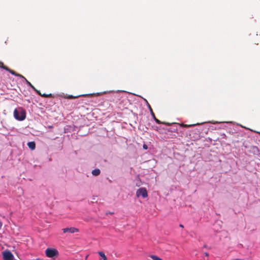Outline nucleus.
I'll list each match as a JSON object with an SVG mask.
<instances>
[{
	"label": "nucleus",
	"mask_w": 260,
	"mask_h": 260,
	"mask_svg": "<svg viewBox=\"0 0 260 260\" xmlns=\"http://www.w3.org/2000/svg\"><path fill=\"white\" fill-rule=\"evenodd\" d=\"M6 71L9 72L11 74H12V75H14L16 76H19V77H23L22 75H20V74H17L15 72V71H13V70H11V69H10L9 68H8V70H6Z\"/></svg>",
	"instance_id": "10"
},
{
	"label": "nucleus",
	"mask_w": 260,
	"mask_h": 260,
	"mask_svg": "<svg viewBox=\"0 0 260 260\" xmlns=\"http://www.w3.org/2000/svg\"><path fill=\"white\" fill-rule=\"evenodd\" d=\"M27 146L31 150H34L36 148V144L34 141L28 142Z\"/></svg>",
	"instance_id": "8"
},
{
	"label": "nucleus",
	"mask_w": 260,
	"mask_h": 260,
	"mask_svg": "<svg viewBox=\"0 0 260 260\" xmlns=\"http://www.w3.org/2000/svg\"><path fill=\"white\" fill-rule=\"evenodd\" d=\"M197 124H199L197 123V124H185L181 123L180 124V126L183 127H189L193 126Z\"/></svg>",
	"instance_id": "12"
},
{
	"label": "nucleus",
	"mask_w": 260,
	"mask_h": 260,
	"mask_svg": "<svg viewBox=\"0 0 260 260\" xmlns=\"http://www.w3.org/2000/svg\"><path fill=\"white\" fill-rule=\"evenodd\" d=\"M150 257L153 259V260H162L160 257L155 255H150Z\"/></svg>",
	"instance_id": "14"
},
{
	"label": "nucleus",
	"mask_w": 260,
	"mask_h": 260,
	"mask_svg": "<svg viewBox=\"0 0 260 260\" xmlns=\"http://www.w3.org/2000/svg\"><path fill=\"white\" fill-rule=\"evenodd\" d=\"M0 68L4 69V70H8V68L4 66V63L0 61Z\"/></svg>",
	"instance_id": "15"
},
{
	"label": "nucleus",
	"mask_w": 260,
	"mask_h": 260,
	"mask_svg": "<svg viewBox=\"0 0 260 260\" xmlns=\"http://www.w3.org/2000/svg\"><path fill=\"white\" fill-rule=\"evenodd\" d=\"M82 96H85V95L82 94V95H76V96H73L72 95H69L68 96H67L66 98H67L68 99H73L78 98L79 97Z\"/></svg>",
	"instance_id": "11"
},
{
	"label": "nucleus",
	"mask_w": 260,
	"mask_h": 260,
	"mask_svg": "<svg viewBox=\"0 0 260 260\" xmlns=\"http://www.w3.org/2000/svg\"><path fill=\"white\" fill-rule=\"evenodd\" d=\"M2 255L4 260H13L14 258L13 254L9 250L3 251Z\"/></svg>",
	"instance_id": "3"
},
{
	"label": "nucleus",
	"mask_w": 260,
	"mask_h": 260,
	"mask_svg": "<svg viewBox=\"0 0 260 260\" xmlns=\"http://www.w3.org/2000/svg\"><path fill=\"white\" fill-rule=\"evenodd\" d=\"M179 226L181 227V228H183V225L182 224H179Z\"/></svg>",
	"instance_id": "19"
},
{
	"label": "nucleus",
	"mask_w": 260,
	"mask_h": 260,
	"mask_svg": "<svg viewBox=\"0 0 260 260\" xmlns=\"http://www.w3.org/2000/svg\"><path fill=\"white\" fill-rule=\"evenodd\" d=\"M62 230L63 233H69L71 234L75 233L79 231L78 229L74 227L64 228Z\"/></svg>",
	"instance_id": "6"
},
{
	"label": "nucleus",
	"mask_w": 260,
	"mask_h": 260,
	"mask_svg": "<svg viewBox=\"0 0 260 260\" xmlns=\"http://www.w3.org/2000/svg\"><path fill=\"white\" fill-rule=\"evenodd\" d=\"M143 148L145 149H147V146L145 144H144L143 146Z\"/></svg>",
	"instance_id": "17"
},
{
	"label": "nucleus",
	"mask_w": 260,
	"mask_h": 260,
	"mask_svg": "<svg viewBox=\"0 0 260 260\" xmlns=\"http://www.w3.org/2000/svg\"><path fill=\"white\" fill-rule=\"evenodd\" d=\"M204 254H205V255L206 256H209V254H208V253H207V252H205V253H204Z\"/></svg>",
	"instance_id": "18"
},
{
	"label": "nucleus",
	"mask_w": 260,
	"mask_h": 260,
	"mask_svg": "<svg viewBox=\"0 0 260 260\" xmlns=\"http://www.w3.org/2000/svg\"><path fill=\"white\" fill-rule=\"evenodd\" d=\"M100 169H94L93 170H92V174L93 175V176H98L99 175H100Z\"/></svg>",
	"instance_id": "9"
},
{
	"label": "nucleus",
	"mask_w": 260,
	"mask_h": 260,
	"mask_svg": "<svg viewBox=\"0 0 260 260\" xmlns=\"http://www.w3.org/2000/svg\"><path fill=\"white\" fill-rule=\"evenodd\" d=\"M46 255L48 257L53 258L58 256L59 253L58 250L55 248H48L45 251Z\"/></svg>",
	"instance_id": "2"
},
{
	"label": "nucleus",
	"mask_w": 260,
	"mask_h": 260,
	"mask_svg": "<svg viewBox=\"0 0 260 260\" xmlns=\"http://www.w3.org/2000/svg\"><path fill=\"white\" fill-rule=\"evenodd\" d=\"M36 91L37 92V93L39 95H40L41 96L44 97V98H50V97H52V96L51 93H49V94H45V93L42 94L41 93V92L39 90H36Z\"/></svg>",
	"instance_id": "7"
},
{
	"label": "nucleus",
	"mask_w": 260,
	"mask_h": 260,
	"mask_svg": "<svg viewBox=\"0 0 260 260\" xmlns=\"http://www.w3.org/2000/svg\"><path fill=\"white\" fill-rule=\"evenodd\" d=\"M110 213V214H112L113 213V212H109Z\"/></svg>",
	"instance_id": "20"
},
{
	"label": "nucleus",
	"mask_w": 260,
	"mask_h": 260,
	"mask_svg": "<svg viewBox=\"0 0 260 260\" xmlns=\"http://www.w3.org/2000/svg\"><path fill=\"white\" fill-rule=\"evenodd\" d=\"M148 107H149V110H150V112L151 113V115H152V117L153 118L154 120L155 121V122L158 123V124H160V123H162V124H167V125H170V123H166V122H161L159 120H158L157 118H156V117H155V114L152 110V109L151 108L150 105L149 104H148Z\"/></svg>",
	"instance_id": "5"
},
{
	"label": "nucleus",
	"mask_w": 260,
	"mask_h": 260,
	"mask_svg": "<svg viewBox=\"0 0 260 260\" xmlns=\"http://www.w3.org/2000/svg\"><path fill=\"white\" fill-rule=\"evenodd\" d=\"M99 255L102 257L103 260H107V258L105 255V254L102 251H99L98 252Z\"/></svg>",
	"instance_id": "13"
},
{
	"label": "nucleus",
	"mask_w": 260,
	"mask_h": 260,
	"mask_svg": "<svg viewBox=\"0 0 260 260\" xmlns=\"http://www.w3.org/2000/svg\"><path fill=\"white\" fill-rule=\"evenodd\" d=\"M15 118L19 121H22L26 118V112L22 108L16 109L14 111Z\"/></svg>",
	"instance_id": "1"
},
{
	"label": "nucleus",
	"mask_w": 260,
	"mask_h": 260,
	"mask_svg": "<svg viewBox=\"0 0 260 260\" xmlns=\"http://www.w3.org/2000/svg\"><path fill=\"white\" fill-rule=\"evenodd\" d=\"M136 195L138 197L142 196L143 198H146L148 196L146 189L144 187L140 188L137 190Z\"/></svg>",
	"instance_id": "4"
},
{
	"label": "nucleus",
	"mask_w": 260,
	"mask_h": 260,
	"mask_svg": "<svg viewBox=\"0 0 260 260\" xmlns=\"http://www.w3.org/2000/svg\"><path fill=\"white\" fill-rule=\"evenodd\" d=\"M25 80L26 81V83L27 84V85H28L29 86H30L35 91H36V90H37L31 84L30 82H29L28 81H27L26 79H25Z\"/></svg>",
	"instance_id": "16"
}]
</instances>
